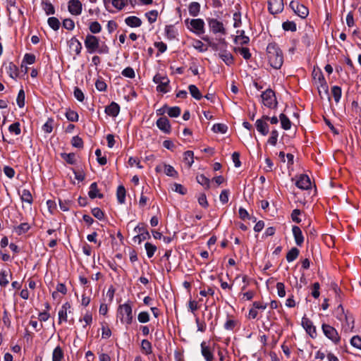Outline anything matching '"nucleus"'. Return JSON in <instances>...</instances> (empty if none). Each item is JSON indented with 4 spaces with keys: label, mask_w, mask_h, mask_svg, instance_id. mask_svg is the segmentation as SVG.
Returning a JSON list of instances; mask_svg holds the SVG:
<instances>
[{
    "label": "nucleus",
    "mask_w": 361,
    "mask_h": 361,
    "mask_svg": "<svg viewBox=\"0 0 361 361\" xmlns=\"http://www.w3.org/2000/svg\"><path fill=\"white\" fill-rule=\"evenodd\" d=\"M267 55L269 63L272 68H281L283 63V54L276 43L272 42L267 45Z\"/></svg>",
    "instance_id": "obj_1"
},
{
    "label": "nucleus",
    "mask_w": 361,
    "mask_h": 361,
    "mask_svg": "<svg viewBox=\"0 0 361 361\" xmlns=\"http://www.w3.org/2000/svg\"><path fill=\"white\" fill-rule=\"evenodd\" d=\"M84 43L89 54H93L94 52H97L100 54L109 53V49L108 46L104 43L100 46L99 39L94 35L88 34L85 37Z\"/></svg>",
    "instance_id": "obj_2"
},
{
    "label": "nucleus",
    "mask_w": 361,
    "mask_h": 361,
    "mask_svg": "<svg viewBox=\"0 0 361 361\" xmlns=\"http://www.w3.org/2000/svg\"><path fill=\"white\" fill-rule=\"evenodd\" d=\"M336 318L341 322H344L342 324L345 331H352L354 328V317L348 312L344 311L342 305H339L336 309Z\"/></svg>",
    "instance_id": "obj_3"
},
{
    "label": "nucleus",
    "mask_w": 361,
    "mask_h": 361,
    "mask_svg": "<svg viewBox=\"0 0 361 361\" xmlns=\"http://www.w3.org/2000/svg\"><path fill=\"white\" fill-rule=\"evenodd\" d=\"M121 323L127 325L131 324L133 320V308L130 302L120 305L117 310Z\"/></svg>",
    "instance_id": "obj_4"
},
{
    "label": "nucleus",
    "mask_w": 361,
    "mask_h": 361,
    "mask_svg": "<svg viewBox=\"0 0 361 361\" xmlns=\"http://www.w3.org/2000/svg\"><path fill=\"white\" fill-rule=\"evenodd\" d=\"M263 104L269 108L274 109L277 106V100L275 92L271 89H267L261 94Z\"/></svg>",
    "instance_id": "obj_5"
},
{
    "label": "nucleus",
    "mask_w": 361,
    "mask_h": 361,
    "mask_svg": "<svg viewBox=\"0 0 361 361\" xmlns=\"http://www.w3.org/2000/svg\"><path fill=\"white\" fill-rule=\"evenodd\" d=\"M188 29L197 35H201L204 32V22L201 18L191 19L185 20Z\"/></svg>",
    "instance_id": "obj_6"
},
{
    "label": "nucleus",
    "mask_w": 361,
    "mask_h": 361,
    "mask_svg": "<svg viewBox=\"0 0 361 361\" xmlns=\"http://www.w3.org/2000/svg\"><path fill=\"white\" fill-rule=\"evenodd\" d=\"M153 82L158 85L157 86V92L161 93H167L169 92L170 80L167 76L157 73L154 76Z\"/></svg>",
    "instance_id": "obj_7"
},
{
    "label": "nucleus",
    "mask_w": 361,
    "mask_h": 361,
    "mask_svg": "<svg viewBox=\"0 0 361 361\" xmlns=\"http://www.w3.org/2000/svg\"><path fill=\"white\" fill-rule=\"evenodd\" d=\"M322 329L324 334L334 343L338 344L339 343L341 338L334 327L326 324H323L322 325Z\"/></svg>",
    "instance_id": "obj_8"
},
{
    "label": "nucleus",
    "mask_w": 361,
    "mask_h": 361,
    "mask_svg": "<svg viewBox=\"0 0 361 361\" xmlns=\"http://www.w3.org/2000/svg\"><path fill=\"white\" fill-rule=\"evenodd\" d=\"M289 6L302 19L306 18L309 15L308 8L298 1H291Z\"/></svg>",
    "instance_id": "obj_9"
},
{
    "label": "nucleus",
    "mask_w": 361,
    "mask_h": 361,
    "mask_svg": "<svg viewBox=\"0 0 361 361\" xmlns=\"http://www.w3.org/2000/svg\"><path fill=\"white\" fill-rule=\"evenodd\" d=\"M269 120V116L263 115L261 118L257 119L255 122V127L257 130L263 136L269 133V128L267 121Z\"/></svg>",
    "instance_id": "obj_10"
},
{
    "label": "nucleus",
    "mask_w": 361,
    "mask_h": 361,
    "mask_svg": "<svg viewBox=\"0 0 361 361\" xmlns=\"http://www.w3.org/2000/svg\"><path fill=\"white\" fill-rule=\"evenodd\" d=\"M226 43L223 42L222 47L219 49L218 56L227 65L231 66L234 63V58L232 54L226 49Z\"/></svg>",
    "instance_id": "obj_11"
},
{
    "label": "nucleus",
    "mask_w": 361,
    "mask_h": 361,
    "mask_svg": "<svg viewBox=\"0 0 361 361\" xmlns=\"http://www.w3.org/2000/svg\"><path fill=\"white\" fill-rule=\"evenodd\" d=\"M312 76L314 80L317 85H319L322 89H324V94L328 96L329 99L330 97L329 95V88L326 81L323 75V73L320 71L314 70L312 72Z\"/></svg>",
    "instance_id": "obj_12"
},
{
    "label": "nucleus",
    "mask_w": 361,
    "mask_h": 361,
    "mask_svg": "<svg viewBox=\"0 0 361 361\" xmlns=\"http://www.w3.org/2000/svg\"><path fill=\"white\" fill-rule=\"evenodd\" d=\"M283 8V0H269L268 1V10L272 15L281 13Z\"/></svg>",
    "instance_id": "obj_13"
},
{
    "label": "nucleus",
    "mask_w": 361,
    "mask_h": 361,
    "mask_svg": "<svg viewBox=\"0 0 361 361\" xmlns=\"http://www.w3.org/2000/svg\"><path fill=\"white\" fill-rule=\"evenodd\" d=\"M302 326L311 338H314L317 337V333L316 327L309 318L306 317L302 318Z\"/></svg>",
    "instance_id": "obj_14"
},
{
    "label": "nucleus",
    "mask_w": 361,
    "mask_h": 361,
    "mask_svg": "<svg viewBox=\"0 0 361 361\" xmlns=\"http://www.w3.org/2000/svg\"><path fill=\"white\" fill-rule=\"evenodd\" d=\"M209 27L211 31L214 34L221 33V35L226 34V29L224 28L222 22L215 18L209 19L208 21Z\"/></svg>",
    "instance_id": "obj_15"
},
{
    "label": "nucleus",
    "mask_w": 361,
    "mask_h": 361,
    "mask_svg": "<svg viewBox=\"0 0 361 361\" xmlns=\"http://www.w3.org/2000/svg\"><path fill=\"white\" fill-rule=\"evenodd\" d=\"M68 10L73 16H79L82 13V4L79 0H69Z\"/></svg>",
    "instance_id": "obj_16"
},
{
    "label": "nucleus",
    "mask_w": 361,
    "mask_h": 361,
    "mask_svg": "<svg viewBox=\"0 0 361 361\" xmlns=\"http://www.w3.org/2000/svg\"><path fill=\"white\" fill-rule=\"evenodd\" d=\"M296 186L302 190H308L311 188V181L307 175L301 174L295 182Z\"/></svg>",
    "instance_id": "obj_17"
},
{
    "label": "nucleus",
    "mask_w": 361,
    "mask_h": 361,
    "mask_svg": "<svg viewBox=\"0 0 361 361\" xmlns=\"http://www.w3.org/2000/svg\"><path fill=\"white\" fill-rule=\"evenodd\" d=\"M157 126L158 128L164 133L169 134L171 133V124L166 117H161L157 121Z\"/></svg>",
    "instance_id": "obj_18"
},
{
    "label": "nucleus",
    "mask_w": 361,
    "mask_h": 361,
    "mask_svg": "<svg viewBox=\"0 0 361 361\" xmlns=\"http://www.w3.org/2000/svg\"><path fill=\"white\" fill-rule=\"evenodd\" d=\"M69 49L71 51L75 53L76 55H79L82 50V44L75 37H72L68 42Z\"/></svg>",
    "instance_id": "obj_19"
},
{
    "label": "nucleus",
    "mask_w": 361,
    "mask_h": 361,
    "mask_svg": "<svg viewBox=\"0 0 361 361\" xmlns=\"http://www.w3.org/2000/svg\"><path fill=\"white\" fill-rule=\"evenodd\" d=\"M292 231L296 245L298 246H302L304 242V236L300 228L298 226H293Z\"/></svg>",
    "instance_id": "obj_20"
},
{
    "label": "nucleus",
    "mask_w": 361,
    "mask_h": 361,
    "mask_svg": "<svg viewBox=\"0 0 361 361\" xmlns=\"http://www.w3.org/2000/svg\"><path fill=\"white\" fill-rule=\"evenodd\" d=\"M120 111L119 105L115 102H112L109 105L106 106L105 113L112 117L118 116Z\"/></svg>",
    "instance_id": "obj_21"
},
{
    "label": "nucleus",
    "mask_w": 361,
    "mask_h": 361,
    "mask_svg": "<svg viewBox=\"0 0 361 361\" xmlns=\"http://www.w3.org/2000/svg\"><path fill=\"white\" fill-rule=\"evenodd\" d=\"M88 196L91 199H94L96 197L102 199L104 197V195L99 192V190L98 189L97 183L96 182H94L90 185Z\"/></svg>",
    "instance_id": "obj_22"
},
{
    "label": "nucleus",
    "mask_w": 361,
    "mask_h": 361,
    "mask_svg": "<svg viewBox=\"0 0 361 361\" xmlns=\"http://www.w3.org/2000/svg\"><path fill=\"white\" fill-rule=\"evenodd\" d=\"M109 4H111L118 11L122 10L127 5V2H125L124 0H104V4L106 9H108Z\"/></svg>",
    "instance_id": "obj_23"
},
{
    "label": "nucleus",
    "mask_w": 361,
    "mask_h": 361,
    "mask_svg": "<svg viewBox=\"0 0 361 361\" xmlns=\"http://www.w3.org/2000/svg\"><path fill=\"white\" fill-rule=\"evenodd\" d=\"M126 24L130 27H138L142 25V20L140 18L131 16L125 19Z\"/></svg>",
    "instance_id": "obj_24"
},
{
    "label": "nucleus",
    "mask_w": 361,
    "mask_h": 361,
    "mask_svg": "<svg viewBox=\"0 0 361 361\" xmlns=\"http://www.w3.org/2000/svg\"><path fill=\"white\" fill-rule=\"evenodd\" d=\"M201 353L206 361H212L214 359L213 353L209 346L206 345L205 342L201 343Z\"/></svg>",
    "instance_id": "obj_25"
},
{
    "label": "nucleus",
    "mask_w": 361,
    "mask_h": 361,
    "mask_svg": "<svg viewBox=\"0 0 361 361\" xmlns=\"http://www.w3.org/2000/svg\"><path fill=\"white\" fill-rule=\"evenodd\" d=\"M302 43L306 47H309L313 42V31L311 29L306 30L302 37Z\"/></svg>",
    "instance_id": "obj_26"
},
{
    "label": "nucleus",
    "mask_w": 361,
    "mask_h": 361,
    "mask_svg": "<svg viewBox=\"0 0 361 361\" xmlns=\"http://www.w3.org/2000/svg\"><path fill=\"white\" fill-rule=\"evenodd\" d=\"M18 194L20 196L22 202H27L29 204H32L33 202L32 195L30 191L27 189H23L21 191H18Z\"/></svg>",
    "instance_id": "obj_27"
},
{
    "label": "nucleus",
    "mask_w": 361,
    "mask_h": 361,
    "mask_svg": "<svg viewBox=\"0 0 361 361\" xmlns=\"http://www.w3.org/2000/svg\"><path fill=\"white\" fill-rule=\"evenodd\" d=\"M126 190L123 185H118L116 190V198L118 202L121 204L126 202Z\"/></svg>",
    "instance_id": "obj_28"
},
{
    "label": "nucleus",
    "mask_w": 361,
    "mask_h": 361,
    "mask_svg": "<svg viewBox=\"0 0 361 361\" xmlns=\"http://www.w3.org/2000/svg\"><path fill=\"white\" fill-rule=\"evenodd\" d=\"M141 351L142 353L148 355L152 353V343L147 339H143L141 341Z\"/></svg>",
    "instance_id": "obj_29"
},
{
    "label": "nucleus",
    "mask_w": 361,
    "mask_h": 361,
    "mask_svg": "<svg viewBox=\"0 0 361 361\" xmlns=\"http://www.w3.org/2000/svg\"><path fill=\"white\" fill-rule=\"evenodd\" d=\"M188 11L190 16H197L200 11V4L198 2H192L188 6Z\"/></svg>",
    "instance_id": "obj_30"
},
{
    "label": "nucleus",
    "mask_w": 361,
    "mask_h": 361,
    "mask_svg": "<svg viewBox=\"0 0 361 361\" xmlns=\"http://www.w3.org/2000/svg\"><path fill=\"white\" fill-rule=\"evenodd\" d=\"M279 120L281 121V128L283 129L286 130L290 129L291 121L286 115H285L284 114H281L279 115Z\"/></svg>",
    "instance_id": "obj_31"
},
{
    "label": "nucleus",
    "mask_w": 361,
    "mask_h": 361,
    "mask_svg": "<svg viewBox=\"0 0 361 361\" xmlns=\"http://www.w3.org/2000/svg\"><path fill=\"white\" fill-rule=\"evenodd\" d=\"M300 254V250L297 247H292L286 254V260L288 262L295 260Z\"/></svg>",
    "instance_id": "obj_32"
},
{
    "label": "nucleus",
    "mask_w": 361,
    "mask_h": 361,
    "mask_svg": "<svg viewBox=\"0 0 361 361\" xmlns=\"http://www.w3.org/2000/svg\"><path fill=\"white\" fill-rule=\"evenodd\" d=\"M164 31L166 37L171 40L175 39L177 35V32L172 25H166Z\"/></svg>",
    "instance_id": "obj_33"
},
{
    "label": "nucleus",
    "mask_w": 361,
    "mask_h": 361,
    "mask_svg": "<svg viewBox=\"0 0 361 361\" xmlns=\"http://www.w3.org/2000/svg\"><path fill=\"white\" fill-rule=\"evenodd\" d=\"M188 90H189V92H190L191 96L194 99H195L197 100H200L202 98V95L196 85H190L188 86Z\"/></svg>",
    "instance_id": "obj_34"
},
{
    "label": "nucleus",
    "mask_w": 361,
    "mask_h": 361,
    "mask_svg": "<svg viewBox=\"0 0 361 361\" xmlns=\"http://www.w3.org/2000/svg\"><path fill=\"white\" fill-rule=\"evenodd\" d=\"M63 356V351L62 348L58 345L53 350L52 361H61Z\"/></svg>",
    "instance_id": "obj_35"
},
{
    "label": "nucleus",
    "mask_w": 361,
    "mask_h": 361,
    "mask_svg": "<svg viewBox=\"0 0 361 361\" xmlns=\"http://www.w3.org/2000/svg\"><path fill=\"white\" fill-rule=\"evenodd\" d=\"M196 180L197 183L202 185L205 189H209L210 188V180L209 178H207L204 175H197L196 177Z\"/></svg>",
    "instance_id": "obj_36"
},
{
    "label": "nucleus",
    "mask_w": 361,
    "mask_h": 361,
    "mask_svg": "<svg viewBox=\"0 0 361 361\" xmlns=\"http://www.w3.org/2000/svg\"><path fill=\"white\" fill-rule=\"evenodd\" d=\"M7 73L12 78H16L18 76V68L13 63H9L6 67Z\"/></svg>",
    "instance_id": "obj_37"
},
{
    "label": "nucleus",
    "mask_w": 361,
    "mask_h": 361,
    "mask_svg": "<svg viewBox=\"0 0 361 361\" xmlns=\"http://www.w3.org/2000/svg\"><path fill=\"white\" fill-rule=\"evenodd\" d=\"M234 51L239 53L245 60H249L251 58V53L247 47H235Z\"/></svg>",
    "instance_id": "obj_38"
},
{
    "label": "nucleus",
    "mask_w": 361,
    "mask_h": 361,
    "mask_svg": "<svg viewBox=\"0 0 361 361\" xmlns=\"http://www.w3.org/2000/svg\"><path fill=\"white\" fill-rule=\"evenodd\" d=\"M331 94L332 96L334 97V101L336 103H338L342 94L341 87L338 85L333 86L331 87Z\"/></svg>",
    "instance_id": "obj_39"
},
{
    "label": "nucleus",
    "mask_w": 361,
    "mask_h": 361,
    "mask_svg": "<svg viewBox=\"0 0 361 361\" xmlns=\"http://www.w3.org/2000/svg\"><path fill=\"white\" fill-rule=\"evenodd\" d=\"M163 166L166 176L173 178L178 177V172L175 170L173 166L166 164H164Z\"/></svg>",
    "instance_id": "obj_40"
},
{
    "label": "nucleus",
    "mask_w": 361,
    "mask_h": 361,
    "mask_svg": "<svg viewBox=\"0 0 361 361\" xmlns=\"http://www.w3.org/2000/svg\"><path fill=\"white\" fill-rule=\"evenodd\" d=\"M42 8L47 15H53L55 13V8L51 3L49 1H42Z\"/></svg>",
    "instance_id": "obj_41"
},
{
    "label": "nucleus",
    "mask_w": 361,
    "mask_h": 361,
    "mask_svg": "<svg viewBox=\"0 0 361 361\" xmlns=\"http://www.w3.org/2000/svg\"><path fill=\"white\" fill-rule=\"evenodd\" d=\"M8 272L10 271L1 270L0 272V286L1 287H6L9 283L8 279Z\"/></svg>",
    "instance_id": "obj_42"
},
{
    "label": "nucleus",
    "mask_w": 361,
    "mask_h": 361,
    "mask_svg": "<svg viewBox=\"0 0 361 361\" xmlns=\"http://www.w3.org/2000/svg\"><path fill=\"white\" fill-rule=\"evenodd\" d=\"M150 238V235L148 231L142 232V233L137 234L133 237V240L135 243L140 244L142 241Z\"/></svg>",
    "instance_id": "obj_43"
},
{
    "label": "nucleus",
    "mask_w": 361,
    "mask_h": 361,
    "mask_svg": "<svg viewBox=\"0 0 361 361\" xmlns=\"http://www.w3.org/2000/svg\"><path fill=\"white\" fill-rule=\"evenodd\" d=\"M47 23H48L49 27H51L55 31L58 30L61 26V23H60L59 20L56 17L49 18Z\"/></svg>",
    "instance_id": "obj_44"
},
{
    "label": "nucleus",
    "mask_w": 361,
    "mask_h": 361,
    "mask_svg": "<svg viewBox=\"0 0 361 361\" xmlns=\"http://www.w3.org/2000/svg\"><path fill=\"white\" fill-rule=\"evenodd\" d=\"M167 114L172 118H176L180 115L181 110L178 106L168 107L167 106Z\"/></svg>",
    "instance_id": "obj_45"
},
{
    "label": "nucleus",
    "mask_w": 361,
    "mask_h": 361,
    "mask_svg": "<svg viewBox=\"0 0 361 361\" xmlns=\"http://www.w3.org/2000/svg\"><path fill=\"white\" fill-rule=\"evenodd\" d=\"M30 228V226L27 223H22L15 228V231L18 235H20L27 233Z\"/></svg>",
    "instance_id": "obj_46"
},
{
    "label": "nucleus",
    "mask_w": 361,
    "mask_h": 361,
    "mask_svg": "<svg viewBox=\"0 0 361 361\" xmlns=\"http://www.w3.org/2000/svg\"><path fill=\"white\" fill-rule=\"evenodd\" d=\"M66 118L71 122H77L79 118L78 113L73 110L68 109L66 114Z\"/></svg>",
    "instance_id": "obj_47"
},
{
    "label": "nucleus",
    "mask_w": 361,
    "mask_h": 361,
    "mask_svg": "<svg viewBox=\"0 0 361 361\" xmlns=\"http://www.w3.org/2000/svg\"><path fill=\"white\" fill-rule=\"evenodd\" d=\"M282 27L285 31L295 32L297 26L295 22L287 20L282 23Z\"/></svg>",
    "instance_id": "obj_48"
},
{
    "label": "nucleus",
    "mask_w": 361,
    "mask_h": 361,
    "mask_svg": "<svg viewBox=\"0 0 361 361\" xmlns=\"http://www.w3.org/2000/svg\"><path fill=\"white\" fill-rule=\"evenodd\" d=\"M278 137H279L278 130L276 129H273L271 131L270 136L267 140V142L272 146H276V143H277V140H278Z\"/></svg>",
    "instance_id": "obj_49"
},
{
    "label": "nucleus",
    "mask_w": 361,
    "mask_h": 361,
    "mask_svg": "<svg viewBox=\"0 0 361 361\" xmlns=\"http://www.w3.org/2000/svg\"><path fill=\"white\" fill-rule=\"evenodd\" d=\"M228 127L224 123H216L212 127V130L216 133L224 134L227 132Z\"/></svg>",
    "instance_id": "obj_50"
},
{
    "label": "nucleus",
    "mask_w": 361,
    "mask_h": 361,
    "mask_svg": "<svg viewBox=\"0 0 361 361\" xmlns=\"http://www.w3.org/2000/svg\"><path fill=\"white\" fill-rule=\"evenodd\" d=\"M61 157L69 164H75L76 162L74 153H61Z\"/></svg>",
    "instance_id": "obj_51"
},
{
    "label": "nucleus",
    "mask_w": 361,
    "mask_h": 361,
    "mask_svg": "<svg viewBox=\"0 0 361 361\" xmlns=\"http://www.w3.org/2000/svg\"><path fill=\"white\" fill-rule=\"evenodd\" d=\"M145 247L147 252V255L149 258H151L154 256V252L157 250V246L154 245H152L149 243H146L145 244Z\"/></svg>",
    "instance_id": "obj_52"
},
{
    "label": "nucleus",
    "mask_w": 361,
    "mask_h": 361,
    "mask_svg": "<svg viewBox=\"0 0 361 361\" xmlns=\"http://www.w3.org/2000/svg\"><path fill=\"white\" fill-rule=\"evenodd\" d=\"M145 16L147 18L149 23H154L158 17V11L157 10H152L145 13Z\"/></svg>",
    "instance_id": "obj_53"
},
{
    "label": "nucleus",
    "mask_w": 361,
    "mask_h": 361,
    "mask_svg": "<svg viewBox=\"0 0 361 361\" xmlns=\"http://www.w3.org/2000/svg\"><path fill=\"white\" fill-rule=\"evenodd\" d=\"M8 130L11 133H14L16 135H18L21 133L20 125L19 122H15L9 126Z\"/></svg>",
    "instance_id": "obj_54"
},
{
    "label": "nucleus",
    "mask_w": 361,
    "mask_h": 361,
    "mask_svg": "<svg viewBox=\"0 0 361 361\" xmlns=\"http://www.w3.org/2000/svg\"><path fill=\"white\" fill-rule=\"evenodd\" d=\"M54 119L49 118L47 122L42 126V130L44 133H50L53 130Z\"/></svg>",
    "instance_id": "obj_55"
},
{
    "label": "nucleus",
    "mask_w": 361,
    "mask_h": 361,
    "mask_svg": "<svg viewBox=\"0 0 361 361\" xmlns=\"http://www.w3.org/2000/svg\"><path fill=\"white\" fill-rule=\"evenodd\" d=\"M25 92L23 89H21L18 92V97L16 99L17 104L20 108H23L25 106Z\"/></svg>",
    "instance_id": "obj_56"
},
{
    "label": "nucleus",
    "mask_w": 361,
    "mask_h": 361,
    "mask_svg": "<svg viewBox=\"0 0 361 361\" xmlns=\"http://www.w3.org/2000/svg\"><path fill=\"white\" fill-rule=\"evenodd\" d=\"M89 29L92 33L97 34L102 31V26L97 21H94L90 24Z\"/></svg>",
    "instance_id": "obj_57"
},
{
    "label": "nucleus",
    "mask_w": 361,
    "mask_h": 361,
    "mask_svg": "<svg viewBox=\"0 0 361 361\" xmlns=\"http://www.w3.org/2000/svg\"><path fill=\"white\" fill-rule=\"evenodd\" d=\"M149 314L147 312L143 311L138 314L137 320L140 323H147L149 321Z\"/></svg>",
    "instance_id": "obj_58"
},
{
    "label": "nucleus",
    "mask_w": 361,
    "mask_h": 361,
    "mask_svg": "<svg viewBox=\"0 0 361 361\" xmlns=\"http://www.w3.org/2000/svg\"><path fill=\"white\" fill-rule=\"evenodd\" d=\"M237 324V321L233 319H228L225 322L224 327L226 330L233 331Z\"/></svg>",
    "instance_id": "obj_59"
},
{
    "label": "nucleus",
    "mask_w": 361,
    "mask_h": 361,
    "mask_svg": "<svg viewBox=\"0 0 361 361\" xmlns=\"http://www.w3.org/2000/svg\"><path fill=\"white\" fill-rule=\"evenodd\" d=\"M95 155L97 156V162L101 166H104V165L106 164V163H107L106 158V157H102V151H101V149H97L96 151H95Z\"/></svg>",
    "instance_id": "obj_60"
},
{
    "label": "nucleus",
    "mask_w": 361,
    "mask_h": 361,
    "mask_svg": "<svg viewBox=\"0 0 361 361\" xmlns=\"http://www.w3.org/2000/svg\"><path fill=\"white\" fill-rule=\"evenodd\" d=\"M122 75L128 78H134L135 76V71L133 68L127 67L121 72Z\"/></svg>",
    "instance_id": "obj_61"
},
{
    "label": "nucleus",
    "mask_w": 361,
    "mask_h": 361,
    "mask_svg": "<svg viewBox=\"0 0 361 361\" xmlns=\"http://www.w3.org/2000/svg\"><path fill=\"white\" fill-rule=\"evenodd\" d=\"M71 144L74 147H77V148H82L83 147L82 139L78 135L73 137V138L71 140Z\"/></svg>",
    "instance_id": "obj_62"
},
{
    "label": "nucleus",
    "mask_w": 361,
    "mask_h": 361,
    "mask_svg": "<svg viewBox=\"0 0 361 361\" xmlns=\"http://www.w3.org/2000/svg\"><path fill=\"white\" fill-rule=\"evenodd\" d=\"M172 190L180 195H185L187 193V189L179 183H174Z\"/></svg>",
    "instance_id": "obj_63"
},
{
    "label": "nucleus",
    "mask_w": 361,
    "mask_h": 361,
    "mask_svg": "<svg viewBox=\"0 0 361 361\" xmlns=\"http://www.w3.org/2000/svg\"><path fill=\"white\" fill-rule=\"evenodd\" d=\"M350 343L353 346L361 350V337L359 336H353L350 340Z\"/></svg>",
    "instance_id": "obj_64"
}]
</instances>
